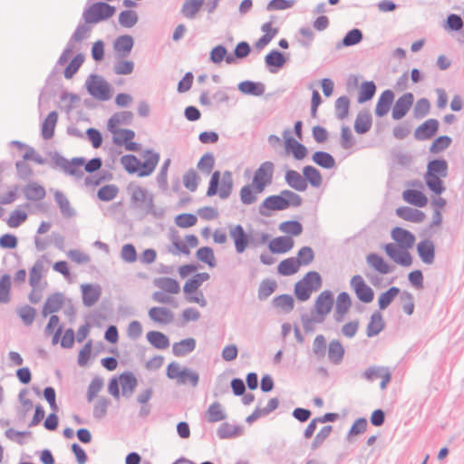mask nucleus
I'll return each instance as SVG.
<instances>
[{
    "instance_id": "obj_1",
    "label": "nucleus",
    "mask_w": 464,
    "mask_h": 464,
    "mask_svg": "<svg viewBox=\"0 0 464 464\" xmlns=\"http://www.w3.org/2000/svg\"><path fill=\"white\" fill-rule=\"evenodd\" d=\"M214 165L215 158L211 152L205 153L197 164V168L203 174L209 175L211 173L206 195L207 197L218 195L221 199H227L233 191V174L230 170H225L222 174L219 170L212 172Z\"/></svg>"
},
{
    "instance_id": "obj_2",
    "label": "nucleus",
    "mask_w": 464,
    "mask_h": 464,
    "mask_svg": "<svg viewBox=\"0 0 464 464\" xmlns=\"http://www.w3.org/2000/svg\"><path fill=\"white\" fill-rule=\"evenodd\" d=\"M52 160L53 164L61 168L66 174L78 179L83 176V171L80 169L81 167H84L85 171L92 174L98 171L102 166V160L100 157H94L88 161L82 157H75L68 160L58 152H54Z\"/></svg>"
},
{
    "instance_id": "obj_3",
    "label": "nucleus",
    "mask_w": 464,
    "mask_h": 464,
    "mask_svg": "<svg viewBox=\"0 0 464 464\" xmlns=\"http://www.w3.org/2000/svg\"><path fill=\"white\" fill-rule=\"evenodd\" d=\"M303 199L297 193L284 189L277 195H271L266 197L258 207V213L262 217L268 218L271 216V211H281L287 209L290 207H300Z\"/></svg>"
},
{
    "instance_id": "obj_4",
    "label": "nucleus",
    "mask_w": 464,
    "mask_h": 464,
    "mask_svg": "<svg viewBox=\"0 0 464 464\" xmlns=\"http://www.w3.org/2000/svg\"><path fill=\"white\" fill-rule=\"evenodd\" d=\"M88 93L94 99L106 102L111 98V86L101 75L92 73L85 82Z\"/></svg>"
},
{
    "instance_id": "obj_5",
    "label": "nucleus",
    "mask_w": 464,
    "mask_h": 464,
    "mask_svg": "<svg viewBox=\"0 0 464 464\" xmlns=\"http://www.w3.org/2000/svg\"><path fill=\"white\" fill-rule=\"evenodd\" d=\"M116 12L113 5L102 1L93 3L83 11L82 18L86 24H98L112 17Z\"/></svg>"
},
{
    "instance_id": "obj_6",
    "label": "nucleus",
    "mask_w": 464,
    "mask_h": 464,
    "mask_svg": "<svg viewBox=\"0 0 464 464\" xmlns=\"http://www.w3.org/2000/svg\"><path fill=\"white\" fill-rule=\"evenodd\" d=\"M275 165L272 161L263 162L255 171L252 184L256 193H262L266 188L272 184Z\"/></svg>"
},
{
    "instance_id": "obj_7",
    "label": "nucleus",
    "mask_w": 464,
    "mask_h": 464,
    "mask_svg": "<svg viewBox=\"0 0 464 464\" xmlns=\"http://www.w3.org/2000/svg\"><path fill=\"white\" fill-rule=\"evenodd\" d=\"M386 255L397 265L408 267L412 264V256L409 252V248L397 247L393 243L384 245Z\"/></svg>"
},
{
    "instance_id": "obj_8",
    "label": "nucleus",
    "mask_w": 464,
    "mask_h": 464,
    "mask_svg": "<svg viewBox=\"0 0 464 464\" xmlns=\"http://www.w3.org/2000/svg\"><path fill=\"white\" fill-rule=\"evenodd\" d=\"M350 285L354 291L357 298L364 303L369 304L374 298L373 290L365 283L360 275H355L351 278Z\"/></svg>"
},
{
    "instance_id": "obj_9",
    "label": "nucleus",
    "mask_w": 464,
    "mask_h": 464,
    "mask_svg": "<svg viewBox=\"0 0 464 464\" xmlns=\"http://www.w3.org/2000/svg\"><path fill=\"white\" fill-rule=\"evenodd\" d=\"M285 140V148L287 152H291L296 160H302L308 153L307 148L294 137L291 136L290 130H285L283 132Z\"/></svg>"
},
{
    "instance_id": "obj_10",
    "label": "nucleus",
    "mask_w": 464,
    "mask_h": 464,
    "mask_svg": "<svg viewBox=\"0 0 464 464\" xmlns=\"http://www.w3.org/2000/svg\"><path fill=\"white\" fill-rule=\"evenodd\" d=\"M229 236L233 239L235 249L237 254H242L249 246L251 235L247 234L242 225L237 224L229 230Z\"/></svg>"
},
{
    "instance_id": "obj_11",
    "label": "nucleus",
    "mask_w": 464,
    "mask_h": 464,
    "mask_svg": "<svg viewBox=\"0 0 464 464\" xmlns=\"http://www.w3.org/2000/svg\"><path fill=\"white\" fill-rule=\"evenodd\" d=\"M440 128V122L437 119H429L422 122L414 130V138L417 140H428L433 138Z\"/></svg>"
},
{
    "instance_id": "obj_12",
    "label": "nucleus",
    "mask_w": 464,
    "mask_h": 464,
    "mask_svg": "<svg viewBox=\"0 0 464 464\" xmlns=\"http://www.w3.org/2000/svg\"><path fill=\"white\" fill-rule=\"evenodd\" d=\"M414 102L411 92H405L394 103L392 117L395 121L402 119L409 111Z\"/></svg>"
},
{
    "instance_id": "obj_13",
    "label": "nucleus",
    "mask_w": 464,
    "mask_h": 464,
    "mask_svg": "<svg viewBox=\"0 0 464 464\" xmlns=\"http://www.w3.org/2000/svg\"><path fill=\"white\" fill-rule=\"evenodd\" d=\"M145 160L140 161V167L137 173L138 177H149L151 175L160 160V153L153 151L152 150H146L144 152Z\"/></svg>"
},
{
    "instance_id": "obj_14",
    "label": "nucleus",
    "mask_w": 464,
    "mask_h": 464,
    "mask_svg": "<svg viewBox=\"0 0 464 464\" xmlns=\"http://www.w3.org/2000/svg\"><path fill=\"white\" fill-rule=\"evenodd\" d=\"M392 238L397 243V247L411 248L416 237L411 231L401 227H395L391 232Z\"/></svg>"
},
{
    "instance_id": "obj_15",
    "label": "nucleus",
    "mask_w": 464,
    "mask_h": 464,
    "mask_svg": "<svg viewBox=\"0 0 464 464\" xmlns=\"http://www.w3.org/2000/svg\"><path fill=\"white\" fill-rule=\"evenodd\" d=\"M417 254L422 263L431 265L435 260V245L430 239H423L416 246Z\"/></svg>"
},
{
    "instance_id": "obj_16",
    "label": "nucleus",
    "mask_w": 464,
    "mask_h": 464,
    "mask_svg": "<svg viewBox=\"0 0 464 464\" xmlns=\"http://www.w3.org/2000/svg\"><path fill=\"white\" fill-rule=\"evenodd\" d=\"M82 304L91 307L96 304L102 295V288L99 285L83 284L81 285Z\"/></svg>"
},
{
    "instance_id": "obj_17",
    "label": "nucleus",
    "mask_w": 464,
    "mask_h": 464,
    "mask_svg": "<svg viewBox=\"0 0 464 464\" xmlns=\"http://www.w3.org/2000/svg\"><path fill=\"white\" fill-rule=\"evenodd\" d=\"M334 294L330 290L323 291L316 298L314 303L315 314H328L334 305Z\"/></svg>"
},
{
    "instance_id": "obj_18",
    "label": "nucleus",
    "mask_w": 464,
    "mask_h": 464,
    "mask_svg": "<svg viewBox=\"0 0 464 464\" xmlns=\"http://www.w3.org/2000/svg\"><path fill=\"white\" fill-rule=\"evenodd\" d=\"M285 63L286 58L285 57V54L277 49L271 50L265 56L266 66L272 73L277 72V71L281 69Z\"/></svg>"
},
{
    "instance_id": "obj_19",
    "label": "nucleus",
    "mask_w": 464,
    "mask_h": 464,
    "mask_svg": "<svg viewBox=\"0 0 464 464\" xmlns=\"http://www.w3.org/2000/svg\"><path fill=\"white\" fill-rule=\"evenodd\" d=\"M294 244L291 237L280 236L269 242L268 248L272 254H285L293 248Z\"/></svg>"
},
{
    "instance_id": "obj_20",
    "label": "nucleus",
    "mask_w": 464,
    "mask_h": 464,
    "mask_svg": "<svg viewBox=\"0 0 464 464\" xmlns=\"http://www.w3.org/2000/svg\"><path fill=\"white\" fill-rule=\"evenodd\" d=\"M394 101V93L392 90H385L383 91L381 95L379 96V99L376 103L375 107V115L377 117H383L385 116L392 104Z\"/></svg>"
},
{
    "instance_id": "obj_21",
    "label": "nucleus",
    "mask_w": 464,
    "mask_h": 464,
    "mask_svg": "<svg viewBox=\"0 0 464 464\" xmlns=\"http://www.w3.org/2000/svg\"><path fill=\"white\" fill-rule=\"evenodd\" d=\"M395 213L399 218L413 223H420L425 218L423 211L406 206L397 208Z\"/></svg>"
},
{
    "instance_id": "obj_22",
    "label": "nucleus",
    "mask_w": 464,
    "mask_h": 464,
    "mask_svg": "<svg viewBox=\"0 0 464 464\" xmlns=\"http://www.w3.org/2000/svg\"><path fill=\"white\" fill-rule=\"evenodd\" d=\"M237 89L245 95L261 96L264 94L266 87L261 82L246 80L237 84Z\"/></svg>"
},
{
    "instance_id": "obj_23",
    "label": "nucleus",
    "mask_w": 464,
    "mask_h": 464,
    "mask_svg": "<svg viewBox=\"0 0 464 464\" xmlns=\"http://www.w3.org/2000/svg\"><path fill=\"white\" fill-rule=\"evenodd\" d=\"M149 316L153 322L162 324H169L174 320L173 313L167 307H151Z\"/></svg>"
},
{
    "instance_id": "obj_24",
    "label": "nucleus",
    "mask_w": 464,
    "mask_h": 464,
    "mask_svg": "<svg viewBox=\"0 0 464 464\" xmlns=\"http://www.w3.org/2000/svg\"><path fill=\"white\" fill-rule=\"evenodd\" d=\"M119 380L121 385L122 395L126 398L130 397L138 385V380L133 372L126 371L119 376Z\"/></svg>"
},
{
    "instance_id": "obj_25",
    "label": "nucleus",
    "mask_w": 464,
    "mask_h": 464,
    "mask_svg": "<svg viewBox=\"0 0 464 464\" xmlns=\"http://www.w3.org/2000/svg\"><path fill=\"white\" fill-rule=\"evenodd\" d=\"M285 183L296 191H305L307 185L304 179V175H301L298 171L294 169H287L285 174Z\"/></svg>"
},
{
    "instance_id": "obj_26",
    "label": "nucleus",
    "mask_w": 464,
    "mask_h": 464,
    "mask_svg": "<svg viewBox=\"0 0 464 464\" xmlns=\"http://www.w3.org/2000/svg\"><path fill=\"white\" fill-rule=\"evenodd\" d=\"M366 262L375 271L382 275H387L393 270V266L389 265L383 257L376 253H371L366 256Z\"/></svg>"
},
{
    "instance_id": "obj_27",
    "label": "nucleus",
    "mask_w": 464,
    "mask_h": 464,
    "mask_svg": "<svg viewBox=\"0 0 464 464\" xmlns=\"http://www.w3.org/2000/svg\"><path fill=\"white\" fill-rule=\"evenodd\" d=\"M402 198L407 203L418 208H424L428 203V198L422 191L418 189H405L402 192Z\"/></svg>"
},
{
    "instance_id": "obj_28",
    "label": "nucleus",
    "mask_w": 464,
    "mask_h": 464,
    "mask_svg": "<svg viewBox=\"0 0 464 464\" xmlns=\"http://www.w3.org/2000/svg\"><path fill=\"white\" fill-rule=\"evenodd\" d=\"M133 120V113L130 111L115 112L108 120L107 128L110 132H115L114 129L120 124L130 125Z\"/></svg>"
},
{
    "instance_id": "obj_29",
    "label": "nucleus",
    "mask_w": 464,
    "mask_h": 464,
    "mask_svg": "<svg viewBox=\"0 0 464 464\" xmlns=\"http://www.w3.org/2000/svg\"><path fill=\"white\" fill-rule=\"evenodd\" d=\"M196 344L193 337L183 339L172 344V353L177 357H184L195 350Z\"/></svg>"
},
{
    "instance_id": "obj_30",
    "label": "nucleus",
    "mask_w": 464,
    "mask_h": 464,
    "mask_svg": "<svg viewBox=\"0 0 464 464\" xmlns=\"http://www.w3.org/2000/svg\"><path fill=\"white\" fill-rule=\"evenodd\" d=\"M385 328V322L380 311L372 313L367 325L366 334L368 337L378 335Z\"/></svg>"
},
{
    "instance_id": "obj_31",
    "label": "nucleus",
    "mask_w": 464,
    "mask_h": 464,
    "mask_svg": "<svg viewBox=\"0 0 464 464\" xmlns=\"http://www.w3.org/2000/svg\"><path fill=\"white\" fill-rule=\"evenodd\" d=\"M363 39V34L362 30L353 28L348 31L342 41L338 42L335 45L337 50L343 47H350L360 44Z\"/></svg>"
},
{
    "instance_id": "obj_32",
    "label": "nucleus",
    "mask_w": 464,
    "mask_h": 464,
    "mask_svg": "<svg viewBox=\"0 0 464 464\" xmlns=\"http://www.w3.org/2000/svg\"><path fill=\"white\" fill-rule=\"evenodd\" d=\"M63 304V295L62 293H54L49 295L43 306V315L58 312Z\"/></svg>"
},
{
    "instance_id": "obj_33",
    "label": "nucleus",
    "mask_w": 464,
    "mask_h": 464,
    "mask_svg": "<svg viewBox=\"0 0 464 464\" xmlns=\"http://www.w3.org/2000/svg\"><path fill=\"white\" fill-rule=\"evenodd\" d=\"M53 197L63 218H71L75 216L76 212L74 208L71 206L69 199L62 191L56 190Z\"/></svg>"
},
{
    "instance_id": "obj_34",
    "label": "nucleus",
    "mask_w": 464,
    "mask_h": 464,
    "mask_svg": "<svg viewBox=\"0 0 464 464\" xmlns=\"http://www.w3.org/2000/svg\"><path fill=\"white\" fill-rule=\"evenodd\" d=\"M24 195L30 201H38L44 198L46 191L42 185L36 182H30L23 188Z\"/></svg>"
},
{
    "instance_id": "obj_35",
    "label": "nucleus",
    "mask_w": 464,
    "mask_h": 464,
    "mask_svg": "<svg viewBox=\"0 0 464 464\" xmlns=\"http://www.w3.org/2000/svg\"><path fill=\"white\" fill-rule=\"evenodd\" d=\"M372 125L371 114L366 111H360L354 121V130L357 134L362 135L367 133Z\"/></svg>"
},
{
    "instance_id": "obj_36",
    "label": "nucleus",
    "mask_w": 464,
    "mask_h": 464,
    "mask_svg": "<svg viewBox=\"0 0 464 464\" xmlns=\"http://www.w3.org/2000/svg\"><path fill=\"white\" fill-rule=\"evenodd\" d=\"M205 418L209 423H215L227 419V414L218 401L211 403L205 412Z\"/></svg>"
},
{
    "instance_id": "obj_37",
    "label": "nucleus",
    "mask_w": 464,
    "mask_h": 464,
    "mask_svg": "<svg viewBox=\"0 0 464 464\" xmlns=\"http://www.w3.org/2000/svg\"><path fill=\"white\" fill-rule=\"evenodd\" d=\"M303 175L307 186L310 184L313 188H319L323 183L321 172L314 166H304L303 168Z\"/></svg>"
},
{
    "instance_id": "obj_38",
    "label": "nucleus",
    "mask_w": 464,
    "mask_h": 464,
    "mask_svg": "<svg viewBox=\"0 0 464 464\" xmlns=\"http://www.w3.org/2000/svg\"><path fill=\"white\" fill-rule=\"evenodd\" d=\"M204 1L205 0H184L180 8V14L187 19H194L203 6Z\"/></svg>"
},
{
    "instance_id": "obj_39",
    "label": "nucleus",
    "mask_w": 464,
    "mask_h": 464,
    "mask_svg": "<svg viewBox=\"0 0 464 464\" xmlns=\"http://www.w3.org/2000/svg\"><path fill=\"white\" fill-rule=\"evenodd\" d=\"M147 341L156 349L164 350L170 344L169 337L160 331H150L146 334Z\"/></svg>"
},
{
    "instance_id": "obj_40",
    "label": "nucleus",
    "mask_w": 464,
    "mask_h": 464,
    "mask_svg": "<svg viewBox=\"0 0 464 464\" xmlns=\"http://www.w3.org/2000/svg\"><path fill=\"white\" fill-rule=\"evenodd\" d=\"M327 355L332 363L335 365L341 363L344 356V348L339 340H332L330 342Z\"/></svg>"
},
{
    "instance_id": "obj_41",
    "label": "nucleus",
    "mask_w": 464,
    "mask_h": 464,
    "mask_svg": "<svg viewBox=\"0 0 464 464\" xmlns=\"http://www.w3.org/2000/svg\"><path fill=\"white\" fill-rule=\"evenodd\" d=\"M58 121V113L56 111L49 112L45 120L42 123V137L44 140H50L54 135L55 125Z\"/></svg>"
},
{
    "instance_id": "obj_42",
    "label": "nucleus",
    "mask_w": 464,
    "mask_h": 464,
    "mask_svg": "<svg viewBox=\"0 0 464 464\" xmlns=\"http://www.w3.org/2000/svg\"><path fill=\"white\" fill-rule=\"evenodd\" d=\"M312 160L319 167L326 169H334L336 165L332 154L323 150H317L312 155Z\"/></svg>"
},
{
    "instance_id": "obj_43",
    "label": "nucleus",
    "mask_w": 464,
    "mask_h": 464,
    "mask_svg": "<svg viewBox=\"0 0 464 464\" xmlns=\"http://www.w3.org/2000/svg\"><path fill=\"white\" fill-rule=\"evenodd\" d=\"M243 428L239 425H232L228 422H223L218 429L217 434L219 439H232L242 434Z\"/></svg>"
},
{
    "instance_id": "obj_44",
    "label": "nucleus",
    "mask_w": 464,
    "mask_h": 464,
    "mask_svg": "<svg viewBox=\"0 0 464 464\" xmlns=\"http://www.w3.org/2000/svg\"><path fill=\"white\" fill-rule=\"evenodd\" d=\"M425 174L446 178L448 176V162L444 159L430 160L427 164V172Z\"/></svg>"
},
{
    "instance_id": "obj_45",
    "label": "nucleus",
    "mask_w": 464,
    "mask_h": 464,
    "mask_svg": "<svg viewBox=\"0 0 464 464\" xmlns=\"http://www.w3.org/2000/svg\"><path fill=\"white\" fill-rule=\"evenodd\" d=\"M133 45H134V39L132 36L129 35V34H123V35H120L116 38V40L114 41V49L121 53V56H126L128 55L132 48H133Z\"/></svg>"
},
{
    "instance_id": "obj_46",
    "label": "nucleus",
    "mask_w": 464,
    "mask_h": 464,
    "mask_svg": "<svg viewBox=\"0 0 464 464\" xmlns=\"http://www.w3.org/2000/svg\"><path fill=\"white\" fill-rule=\"evenodd\" d=\"M299 267L300 262H297L295 257H288L279 263L277 273L284 276H289L297 273Z\"/></svg>"
},
{
    "instance_id": "obj_47",
    "label": "nucleus",
    "mask_w": 464,
    "mask_h": 464,
    "mask_svg": "<svg viewBox=\"0 0 464 464\" xmlns=\"http://www.w3.org/2000/svg\"><path fill=\"white\" fill-rule=\"evenodd\" d=\"M442 27L445 31L461 32L464 27V19L458 14H450L443 21Z\"/></svg>"
},
{
    "instance_id": "obj_48",
    "label": "nucleus",
    "mask_w": 464,
    "mask_h": 464,
    "mask_svg": "<svg viewBox=\"0 0 464 464\" xmlns=\"http://www.w3.org/2000/svg\"><path fill=\"white\" fill-rule=\"evenodd\" d=\"M272 304L275 308L281 309L285 314H288L295 307V300L291 295L283 294L276 296Z\"/></svg>"
},
{
    "instance_id": "obj_49",
    "label": "nucleus",
    "mask_w": 464,
    "mask_h": 464,
    "mask_svg": "<svg viewBox=\"0 0 464 464\" xmlns=\"http://www.w3.org/2000/svg\"><path fill=\"white\" fill-rule=\"evenodd\" d=\"M376 92V85L372 81H365L361 84L358 93V102L364 103L371 101Z\"/></svg>"
},
{
    "instance_id": "obj_50",
    "label": "nucleus",
    "mask_w": 464,
    "mask_h": 464,
    "mask_svg": "<svg viewBox=\"0 0 464 464\" xmlns=\"http://www.w3.org/2000/svg\"><path fill=\"white\" fill-rule=\"evenodd\" d=\"M154 284L156 286L169 294H178L180 290L179 282L170 277H160L155 279Z\"/></svg>"
},
{
    "instance_id": "obj_51",
    "label": "nucleus",
    "mask_w": 464,
    "mask_h": 464,
    "mask_svg": "<svg viewBox=\"0 0 464 464\" xmlns=\"http://www.w3.org/2000/svg\"><path fill=\"white\" fill-rule=\"evenodd\" d=\"M401 290L397 286H392L378 297V305L380 310H385L400 294Z\"/></svg>"
},
{
    "instance_id": "obj_52",
    "label": "nucleus",
    "mask_w": 464,
    "mask_h": 464,
    "mask_svg": "<svg viewBox=\"0 0 464 464\" xmlns=\"http://www.w3.org/2000/svg\"><path fill=\"white\" fill-rule=\"evenodd\" d=\"M441 178L442 177L440 176L431 174L424 175V179L428 188L436 195H441L446 189Z\"/></svg>"
},
{
    "instance_id": "obj_53",
    "label": "nucleus",
    "mask_w": 464,
    "mask_h": 464,
    "mask_svg": "<svg viewBox=\"0 0 464 464\" xmlns=\"http://www.w3.org/2000/svg\"><path fill=\"white\" fill-rule=\"evenodd\" d=\"M84 54L80 53H77L63 71L64 77L66 79H72L79 71L82 63H84Z\"/></svg>"
},
{
    "instance_id": "obj_54",
    "label": "nucleus",
    "mask_w": 464,
    "mask_h": 464,
    "mask_svg": "<svg viewBox=\"0 0 464 464\" xmlns=\"http://www.w3.org/2000/svg\"><path fill=\"white\" fill-rule=\"evenodd\" d=\"M112 141L118 146L125 145L128 141L132 140L135 137L134 130L130 129H114Z\"/></svg>"
},
{
    "instance_id": "obj_55",
    "label": "nucleus",
    "mask_w": 464,
    "mask_h": 464,
    "mask_svg": "<svg viewBox=\"0 0 464 464\" xmlns=\"http://www.w3.org/2000/svg\"><path fill=\"white\" fill-rule=\"evenodd\" d=\"M11 276L5 274L0 278V304H8L11 301Z\"/></svg>"
},
{
    "instance_id": "obj_56",
    "label": "nucleus",
    "mask_w": 464,
    "mask_h": 464,
    "mask_svg": "<svg viewBox=\"0 0 464 464\" xmlns=\"http://www.w3.org/2000/svg\"><path fill=\"white\" fill-rule=\"evenodd\" d=\"M277 284L273 279H264L258 287L257 296L258 299L263 301L266 300L276 289Z\"/></svg>"
},
{
    "instance_id": "obj_57",
    "label": "nucleus",
    "mask_w": 464,
    "mask_h": 464,
    "mask_svg": "<svg viewBox=\"0 0 464 464\" xmlns=\"http://www.w3.org/2000/svg\"><path fill=\"white\" fill-rule=\"evenodd\" d=\"M279 230L292 237H297L303 232V225L298 220H286L280 223Z\"/></svg>"
},
{
    "instance_id": "obj_58",
    "label": "nucleus",
    "mask_w": 464,
    "mask_h": 464,
    "mask_svg": "<svg viewBox=\"0 0 464 464\" xmlns=\"http://www.w3.org/2000/svg\"><path fill=\"white\" fill-rule=\"evenodd\" d=\"M121 163L129 174H137L140 167V160L133 154L123 155Z\"/></svg>"
},
{
    "instance_id": "obj_59",
    "label": "nucleus",
    "mask_w": 464,
    "mask_h": 464,
    "mask_svg": "<svg viewBox=\"0 0 464 464\" xmlns=\"http://www.w3.org/2000/svg\"><path fill=\"white\" fill-rule=\"evenodd\" d=\"M119 188L114 184L104 185L97 191V198L101 201L108 202L112 200L119 194Z\"/></svg>"
},
{
    "instance_id": "obj_60",
    "label": "nucleus",
    "mask_w": 464,
    "mask_h": 464,
    "mask_svg": "<svg viewBox=\"0 0 464 464\" xmlns=\"http://www.w3.org/2000/svg\"><path fill=\"white\" fill-rule=\"evenodd\" d=\"M196 256L199 261L207 264L209 267H215L217 265L214 251L210 246L198 248L196 252Z\"/></svg>"
},
{
    "instance_id": "obj_61",
    "label": "nucleus",
    "mask_w": 464,
    "mask_h": 464,
    "mask_svg": "<svg viewBox=\"0 0 464 464\" xmlns=\"http://www.w3.org/2000/svg\"><path fill=\"white\" fill-rule=\"evenodd\" d=\"M452 142V139L448 135H441L437 137L430 146V152L438 154L448 149Z\"/></svg>"
},
{
    "instance_id": "obj_62",
    "label": "nucleus",
    "mask_w": 464,
    "mask_h": 464,
    "mask_svg": "<svg viewBox=\"0 0 464 464\" xmlns=\"http://www.w3.org/2000/svg\"><path fill=\"white\" fill-rule=\"evenodd\" d=\"M16 313H17L18 316L21 318V320L23 321L24 324L26 326H29L34 321L36 310L29 304H24V305L19 307L16 310Z\"/></svg>"
},
{
    "instance_id": "obj_63",
    "label": "nucleus",
    "mask_w": 464,
    "mask_h": 464,
    "mask_svg": "<svg viewBox=\"0 0 464 464\" xmlns=\"http://www.w3.org/2000/svg\"><path fill=\"white\" fill-rule=\"evenodd\" d=\"M138 19V14L133 10H123L119 14V24L125 28L133 27Z\"/></svg>"
},
{
    "instance_id": "obj_64",
    "label": "nucleus",
    "mask_w": 464,
    "mask_h": 464,
    "mask_svg": "<svg viewBox=\"0 0 464 464\" xmlns=\"http://www.w3.org/2000/svg\"><path fill=\"white\" fill-rule=\"evenodd\" d=\"M200 178L194 169H189L183 175L184 187L191 192H195L198 186Z\"/></svg>"
}]
</instances>
